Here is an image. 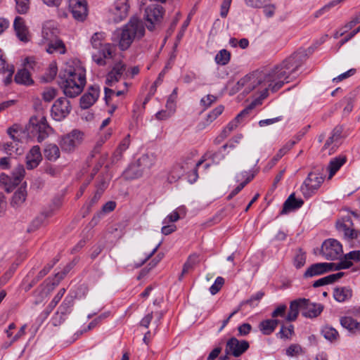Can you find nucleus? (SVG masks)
<instances>
[{"mask_svg":"<svg viewBox=\"0 0 360 360\" xmlns=\"http://www.w3.org/2000/svg\"><path fill=\"white\" fill-rule=\"evenodd\" d=\"M13 27L17 37L22 42L30 40V34L22 18L17 16L13 22Z\"/></svg>","mask_w":360,"mask_h":360,"instance_id":"21","label":"nucleus"},{"mask_svg":"<svg viewBox=\"0 0 360 360\" xmlns=\"http://www.w3.org/2000/svg\"><path fill=\"white\" fill-rule=\"evenodd\" d=\"M84 133L77 129H73L70 133L60 137L58 144L62 151L68 153L74 152L82 143Z\"/></svg>","mask_w":360,"mask_h":360,"instance_id":"6","label":"nucleus"},{"mask_svg":"<svg viewBox=\"0 0 360 360\" xmlns=\"http://www.w3.org/2000/svg\"><path fill=\"white\" fill-rule=\"evenodd\" d=\"M73 306V297L68 296L63 300L62 304L59 307L57 316H60V320L58 323L55 322L54 325L56 326L58 323H60L62 321L64 320V317L65 315L69 314L71 311V308Z\"/></svg>","mask_w":360,"mask_h":360,"instance_id":"26","label":"nucleus"},{"mask_svg":"<svg viewBox=\"0 0 360 360\" xmlns=\"http://www.w3.org/2000/svg\"><path fill=\"white\" fill-rule=\"evenodd\" d=\"M56 96V90L53 88L49 87L46 88L42 96L45 101L49 102L53 100Z\"/></svg>","mask_w":360,"mask_h":360,"instance_id":"58","label":"nucleus"},{"mask_svg":"<svg viewBox=\"0 0 360 360\" xmlns=\"http://www.w3.org/2000/svg\"><path fill=\"white\" fill-rule=\"evenodd\" d=\"M15 81L18 84L30 85L33 81L30 77V72L26 69L20 70L15 76Z\"/></svg>","mask_w":360,"mask_h":360,"instance_id":"37","label":"nucleus"},{"mask_svg":"<svg viewBox=\"0 0 360 360\" xmlns=\"http://www.w3.org/2000/svg\"><path fill=\"white\" fill-rule=\"evenodd\" d=\"M105 37V33L96 32L91 38L92 60L102 66L106 65L107 59L114 57L116 49L115 44L104 42Z\"/></svg>","mask_w":360,"mask_h":360,"instance_id":"4","label":"nucleus"},{"mask_svg":"<svg viewBox=\"0 0 360 360\" xmlns=\"http://www.w3.org/2000/svg\"><path fill=\"white\" fill-rule=\"evenodd\" d=\"M104 91H105V100L106 103L108 102V100L111 98L112 96L115 94L117 96H120L124 94V91H123V90L117 91L115 92L114 90L110 89L108 87H105Z\"/></svg>","mask_w":360,"mask_h":360,"instance_id":"60","label":"nucleus"},{"mask_svg":"<svg viewBox=\"0 0 360 360\" xmlns=\"http://www.w3.org/2000/svg\"><path fill=\"white\" fill-rule=\"evenodd\" d=\"M46 216L41 214L40 216H38L36 217L32 222L31 225L28 228L27 231L29 232L33 231L36 229H37L39 227L41 226V225L43 224L45 218Z\"/></svg>","mask_w":360,"mask_h":360,"instance_id":"53","label":"nucleus"},{"mask_svg":"<svg viewBox=\"0 0 360 360\" xmlns=\"http://www.w3.org/2000/svg\"><path fill=\"white\" fill-rule=\"evenodd\" d=\"M252 178H253V176H249L247 178V179L245 181L240 183L236 188H234L231 191V193L230 194V197L231 198V197L236 195V194H238L245 186V185L252 179Z\"/></svg>","mask_w":360,"mask_h":360,"instance_id":"64","label":"nucleus"},{"mask_svg":"<svg viewBox=\"0 0 360 360\" xmlns=\"http://www.w3.org/2000/svg\"><path fill=\"white\" fill-rule=\"evenodd\" d=\"M303 352L302 347L298 344H292L286 349V354L288 356H296Z\"/></svg>","mask_w":360,"mask_h":360,"instance_id":"50","label":"nucleus"},{"mask_svg":"<svg viewBox=\"0 0 360 360\" xmlns=\"http://www.w3.org/2000/svg\"><path fill=\"white\" fill-rule=\"evenodd\" d=\"M130 136L128 134L120 143L118 148H117L116 151L115 152V158L117 160H119L123 152H124L129 146L130 144Z\"/></svg>","mask_w":360,"mask_h":360,"instance_id":"43","label":"nucleus"},{"mask_svg":"<svg viewBox=\"0 0 360 360\" xmlns=\"http://www.w3.org/2000/svg\"><path fill=\"white\" fill-rule=\"evenodd\" d=\"M14 70V67L12 65L6 63L3 52L0 49V74L6 75V77L4 80L5 84L7 85L11 83Z\"/></svg>","mask_w":360,"mask_h":360,"instance_id":"24","label":"nucleus"},{"mask_svg":"<svg viewBox=\"0 0 360 360\" xmlns=\"http://www.w3.org/2000/svg\"><path fill=\"white\" fill-rule=\"evenodd\" d=\"M217 101V97L212 94H208L204 97H202L200 100V105L203 107V109H207L211 106L212 104L215 103Z\"/></svg>","mask_w":360,"mask_h":360,"instance_id":"51","label":"nucleus"},{"mask_svg":"<svg viewBox=\"0 0 360 360\" xmlns=\"http://www.w3.org/2000/svg\"><path fill=\"white\" fill-rule=\"evenodd\" d=\"M60 78L65 96L75 97L82 91L86 84L85 70L80 65L68 66L60 72Z\"/></svg>","mask_w":360,"mask_h":360,"instance_id":"2","label":"nucleus"},{"mask_svg":"<svg viewBox=\"0 0 360 360\" xmlns=\"http://www.w3.org/2000/svg\"><path fill=\"white\" fill-rule=\"evenodd\" d=\"M130 4L129 0H115L109 8V20L118 23L129 15Z\"/></svg>","mask_w":360,"mask_h":360,"instance_id":"9","label":"nucleus"},{"mask_svg":"<svg viewBox=\"0 0 360 360\" xmlns=\"http://www.w3.org/2000/svg\"><path fill=\"white\" fill-rule=\"evenodd\" d=\"M70 112V101L65 98H60L56 100L51 108V116L56 121L64 119Z\"/></svg>","mask_w":360,"mask_h":360,"instance_id":"12","label":"nucleus"},{"mask_svg":"<svg viewBox=\"0 0 360 360\" xmlns=\"http://www.w3.org/2000/svg\"><path fill=\"white\" fill-rule=\"evenodd\" d=\"M341 326L352 333L360 330V322H357L352 317L345 316L340 319Z\"/></svg>","mask_w":360,"mask_h":360,"instance_id":"34","label":"nucleus"},{"mask_svg":"<svg viewBox=\"0 0 360 360\" xmlns=\"http://www.w3.org/2000/svg\"><path fill=\"white\" fill-rule=\"evenodd\" d=\"M306 262V256L305 253L302 252L301 250H299V252L295 255V259H294V264L295 266L297 268H300L304 266Z\"/></svg>","mask_w":360,"mask_h":360,"instance_id":"55","label":"nucleus"},{"mask_svg":"<svg viewBox=\"0 0 360 360\" xmlns=\"http://www.w3.org/2000/svg\"><path fill=\"white\" fill-rule=\"evenodd\" d=\"M270 0H245V4L251 8H259L264 6Z\"/></svg>","mask_w":360,"mask_h":360,"instance_id":"54","label":"nucleus"},{"mask_svg":"<svg viewBox=\"0 0 360 360\" xmlns=\"http://www.w3.org/2000/svg\"><path fill=\"white\" fill-rule=\"evenodd\" d=\"M28 134L36 138L38 142H42L52 132V128L49 125L46 118L42 114H38L30 117L27 126Z\"/></svg>","mask_w":360,"mask_h":360,"instance_id":"5","label":"nucleus"},{"mask_svg":"<svg viewBox=\"0 0 360 360\" xmlns=\"http://www.w3.org/2000/svg\"><path fill=\"white\" fill-rule=\"evenodd\" d=\"M337 264L333 263H316L311 265L305 271L304 277H313L326 273L335 269Z\"/></svg>","mask_w":360,"mask_h":360,"instance_id":"19","label":"nucleus"},{"mask_svg":"<svg viewBox=\"0 0 360 360\" xmlns=\"http://www.w3.org/2000/svg\"><path fill=\"white\" fill-rule=\"evenodd\" d=\"M338 230L342 233L345 239L352 246L360 245V231L353 228V223L349 217L342 219L337 223Z\"/></svg>","mask_w":360,"mask_h":360,"instance_id":"8","label":"nucleus"},{"mask_svg":"<svg viewBox=\"0 0 360 360\" xmlns=\"http://www.w3.org/2000/svg\"><path fill=\"white\" fill-rule=\"evenodd\" d=\"M224 111L223 105H218L214 110H212L207 116L206 119V125L210 124L217 117L220 115Z\"/></svg>","mask_w":360,"mask_h":360,"instance_id":"48","label":"nucleus"},{"mask_svg":"<svg viewBox=\"0 0 360 360\" xmlns=\"http://www.w3.org/2000/svg\"><path fill=\"white\" fill-rule=\"evenodd\" d=\"M224 283V279L221 276L217 277L216 278L214 283L210 288V293L212 295L217 294L220 290V289L223 286Z\"/></svg>","mask_w":360,"mask_h":360,"instance_id":"52","label":"nucleus"},{"mask_svg":"<svg viewBox=\"0 0 360 360\" xmlns=\"http://www.w3.org/2000/svg\"><path fill=\"white\" fill-rule=\"evenodd\" d=\"M301 304L303 316L309 318L318 316L323 309L321 304L311 302L309 300L305 298H301Z\"/></svg>","mask_w":360,"mask_h":360,"instance_id":"18","label":"nucleus"},{"mask_svg":"<svg viewBox=\"0 0 360 360\" xmlns=\"http://www.w3.org/2000/svg\"><path fill=\"white\" fill-rule=\"evenodd\" d=\"M292 332H293V326L292 325H290L288 327H285L283 326L281 327L278 334L280 335V337L281 338H288L292 335Z\"/></svg>","mask_w":360,"mask_h":360,"instance_id":"62","label":"nucleus"},{"mask_svg":"<svg viewBox=\"0 0 360 360\" xmlns=\"http://www.w3.org/2000/svg\"><path fill=\"white\" fill-rule=\"evenodd\" d=\"M261 103L259 98H255L248 106L243 109L237 116V119L242 120L244 117L248 116L252 109L257 105Z\"/></svg>","mask_w":360,"mask_h":360,"instance_id":"44","label":"nucleus"},{"mask_svg":"<svg viewBox=\"0 0 360 360\" xmlns=\"http://www.w3.org/2000/svg\"><path fill=\"white\" fill-rule=\"evenodd\" d=\"M231 58V53L226 49H221L215 56V62L220 65L228 64Z\"/></svg>","mask_w":360,"mask_h":360,"instance_id":"42","label":"nucleus"},{"mask_svg":"<svg viewBox=\"0 0 360 360\" xmlns=\"http://www.w3.org/2000/svg\"><path fill=\"white\" fill-rule=\"evenodd\" d=\"M115 208V202L112 201H109L106 202L102 208V211L98 213L92 219V221H97L102 217L103 212H110L112 211Z\"/></svg>","mask_w":360,"mask_h":360,"instance_id":"46","label":"nucleus"},{"mask_svg":"<svg viewBox=\"0 0 360 360\" xmlns=\"http://www.w3.org/2000/svg\"><path fill=\"white\" fill-rule=\"evenodd\" d=\"M177 91L178 88L176 87L173 89L172 94L167 98L166 107L168 110L171 111V112H174L175 107H176V99L177 97Z\"/></svg>","mask_w":360,"mask_h":360,"instance_id":"45","label":"nucleus"},{"mask_svg":"<svg viewBox=\"0 0 360 360\" xmlns=\"http://www.w3.org/2000/svg\"><path fill=\"white\" fill-rule=\"evenodd\" d=\"M352 296V290L349 287H337L333 292L335 300L339 302L349 300Z\"/></svg>","mask_w":360,"mask_h":360,"instance_id":"28","label":"nucleus"},{"mask_svg":"<svg viewBox=\"0 0 360 360\" xmlns=\"http://www.w3.org/2000/svg\"><path fill=\"white\" fill-rule=\"evenodd\" d=\"M57 74V67L55 64H51L48 72L46 74L45 81L51 82Z\"/></svg>","mask_w":360,"mask_h":360,"instance_id":"59","label":"nucleus"},{"mask_svg":"<svg viewBox=\"0 0 360 360\" xmlns=\"http://www.w3.org/2000/svg\"><path fill=\"white\" fill-rule=\"evenodd\" d=\"M313 52V49H300L285 59L270 70H256L246 75L233 84L230 88V94L240 91L247 95L257 91L260 94L259 99L267 96L268 91H276L281 88L284 82H289V77L295 72Z\"/></svg>","mask_w":360,"mask_h":360,"instance_id":"1","label":"nucleus"},{"mask_svg":"<svg viewBox=\"0 0 360 360\" xmlns=\"http://www.w3.org/2000/svg\"><path fill=\"white\" fill-rule=\"evenodd\" d=\"M156 161V155L153 153H147L143 155L137 160V163L143 171L148 169L154 165Z\"/></svg>","mask_w":360,"mask_h":360,"instance_id":"29","label":"nucleus"},{"mask_svg":"<svg viewBox=\"0 0 360 360\" xmlns=\"http://www.w3.org/2000/svg\"><path fill=\"white\" fill-rule=\"evenodd\" d=\"M184 173L183 167L179 165H174L169 172L167 180L169 183L176 182Z\"/></svg>","mask_w":360,"mask_h":360,"instance_id":"40","label":"nucleus"},{"mask_svg":"<svg viewBox=\"0 0 360 360\" xmlns=\"http://www.w3.org/2000/svg\"><path fill=\"white\" fill-rule=\"evenodd\" d=\"M344 275L343 272H338L333 274H330L327 276L321 278L324 282V285H328L334 283L339 278H342Z\"/></svg>","mask_w":360,"mask_h":360,"instance_id":"56","label":"nucleus"},{"mask_svg":"<svg viewBox=\"0 0 360 360\" xmlns=\"http://www.w3.org/2000/svg\"><path fill=\"white\" fill-rule=\"evenodd\" d=\"M324 180V174L319 169L311 172L301 186L302 195L308 198L319 188Z\"/></svg>","mask_w":360,"mask_h":360,"instance_id":"7","label":"nucleus"},{"mask_svg":"<svg viewBox=\"0 0 360 360\" xmlns=\"http://www.w3.org/2000/svg\"><path fill=\"white\" fill-rule=\"evenodd\" d=\"M16 10L20 14L26 13L30 8V0H15Z\"/></svg>","mask_w":360,"mask_h":360,"instance_id":"49","label":"nucleus"},{"mask_svg":"<svg viewBox=\"0 0 360 360\" xmlns=\"http://www.w3.org/2000/svg\"><path fill=\"white\" fill-rule=\"evenodd\" d=\"M352 260L360 262V250L351 251L344 256V259L337 264L335 270L346 269L352 265Z\"/></svg>","mask_w":360,"mask_h":360,"instance_id":"23","label":"nucleus"},{"mask_svg":"<svg viewBox=\"0 0 360 360\" xmlns=\"http://www.w3.org/2000/svg\"><path fill=\"white\" fill-rule=\"evenodd\" d=\"M323 337L330 342L336 341L339 338L338 332L330 326H324L321 330Z\"/></svg>","mask_w":360,"mask_h":360,"instance_id":"41","label":"nucleus"},{"mask_svg":"<svg viewBox=\"0 0 360 360\" xmlns=\"http://www.w3.org/2000/svg\"><path fill=\"white\" fill-rule=\"evenodd\" d=\"M164 10L162 6L157 4H151L145 10L146 25L149 30H153L155 23L158 22L162 18Z\"/></svg>","mask_w":360,"mask_h":360,"instance_id":"11","label":"nucleus"},{"mask_svg":"<svg viewBox=\"0 0 360 360\" xmlns=\"http://www.w3.org/2000/svg\"><path fill=\"white\" fill-rule=\"evenodd\" d=\"M126 66L122 62H118L114 65L112 70L107 74L105 84L112 86L122 78Z\"/></svg>","mask_w":360,"mask_h":360,"instance_id":"20","label":"nucleus"},{"mask_svg":"<svg viewBox=\"0 0 360 360\" xmlns=\"http://www.w3.org/2000/svg\"><path fill=\"white\" fill-rule=\"evenodd\" d=\"M65 292V288H61L58 292L55 295L53 299L51 300L49 305V308L50 311H52L53 308L58 304V303L60 301L61 298L64 295Z\"/></svg>","mask_w":360,"mask_h":360,"instance_id":"57","label":"nucleus"},{"mask_svg":"<svg viewBox=\"0 0 360 360\" xmlns=\"http://www.w3.org/2000/svg\"><path fill=\"white\" fill-rule=\"evenodd\" d=\"M25 171L22 165L16 167L12 174V179H13V184H18L25 175Z\"/></svg>","mask_w":360,"mask_h":360,"instance_id":"47","label":"nucleus"},{"mask_svg":"<svg viewBox=\"0 0 360 360\" xmlns=\"http://www.w3.org/2000/svg\"><path fill=\"white\" fill-rule=\"evenodd\" d=\"M42 160L40 148L38 146H33L26 155V166L28 169L36 168Z\"/></svg>","mask_w":360,"mask_h":360,"instance_id":"22","label":"nucleus"},{"mask_svg":"<svg viewBox=\"0 0 360 360\" xmlns=\"http://www.w3.org/2000/svg\"><path fill=\"white\" fill-rule=\"evenodd\" d=\"M304 201L302 199H297L295 194L292 193L285 201L281 213L286 214L291 211L299 209L302 206Z\"/></svg>","mask_w":360,"mask_h":360,"instance_id":"25","label":"nucleus"},{"mask_svg":"<svg viewBox=\"0 0 360 360\" xmlns=\"http://www.w3.org/2000/svg\"><path fill=\"white\" fill-rule=\"evenodd\" d=\"M42 47L49 54H64L66 51L65 44L60 39L55 40L52 43H49Z\"/></svg>","mask_w":360,"mask_h":360,"instance_id":"27","label":"nucleus"},{"mask_svg":"<svg viewBox=\"0 0 360 360\" xmlns=\"http://www.w3.org/2000/svg\"><path fill=\"white\" fill-rule=\"evenodd\" d=\"M249 348V343L246 340H238L236 338L229 339L226 345L225 352L235 357L240 356Z\"/></svg>","mask_w":360,"mask_h":360,"instance_id":"14","label":"nucleus"},{"mask_svg":"<svg viewBox=\"0 0 360 360\" xmlns=\"http://www.w3.org/2000/svg\"><path fill=\"white\" fill-rule=\"evenodd\" d=\"M100 93L98 86H91L86 93L80 98V106L83 109H87L91 107L98 99Z\"/></svg>","mask_w":360,"mask_h":360,"instance_id":"17","label":"nucleus"},{"mask_svg":"<svg viewBox=\"0 0 360 360\" xmlns=\"http://www.w3.org/2000/svg\"><path fill=\"white\" fill-rule=\"evenodd\" d=\"M345 162L346 158L345 156H340L332 159L328 167L329 171L328 179H331Z\"/></svg>","mask_w":360,"mask_h":360,"instance_id":"32","label":"nucleus"},{"mask_svg":"<svg viewBox=\"0 0 360 360\" xmlns=\"http://www.w3.org/2000/svg\"><path fill=\"white\" fill-rule=\"evenodd\" d=\"M69 7L73 17L83 21L87 15V6L85 0H70Z\"/></svg>","mask_w":360,"mask_h":360,"instance_id":"16","label":"nucleus"},{"mask_svg":"<svg viewBox=\"0 0 360 360\" xmlns=\"http://www.w3.org/2000/svg\"><path fill=\"white\" fill-rule=\"evenodd\" d=\"M143 171L136 162L131 164L123 172V176L126 179H134L141 176Z\"/></svg>","mask_w":360,"mask_h":360,"instance_id":"31","label":"nucleus"},{"mask_svg":"<svg viewBox=\"0 0 360 360\" xmlns=\"http://www.w3.org/2000/svg\"><path fill=\"white\" fill-rule=\"evenodd\" d=\"M321 254L326 259H336L342 255V245L335 239H328L322 244Z\"/></svg>","mask_w":360,"mask_h":360,"instance_id":"10","label":"nucleus"},{"mask_svg":"<svg viewBox=\"0 0 360 360\" xmlns=\"http://www.w3.org/2000/svg\"><path fill=\"white\" fill-rule=\"evenodd\" d=\"M301 298L293 300L290 302L289 311L286 316L288 321H295L299 314V311L302 310Z\"/></svg>","mask_w":360,"mask_h":360,"instance_id":"33","label":"nucleus"},{"mask_svg":"<svg viewBox=\"0 0 360 360\" xmlns=\"http://www.w3.org/2000/svg\"><path fill=\"white\" fill-rule=\"evenodd\" d=\"M198 255H192L189 256V257L188 258L187 261L186 262L183 266L181 274L179 276V280H181L185 274H188L191 269H193L195 265L198 264Z\"/></svg>","mask_w":360,"mask_h":360,"instance_id":"38","label":"nucleus"},{"mask_svg":"<svg viewBox=\"0 0 360 360\" xmlns=\"http://www.w3.org/2000/svg\"><path fill=\"white\" fill-rule=\"evenodd\" d=\"M295 144V141H290L285 146H283L276 153V155L273 158L271 161V167H273L276 162H278L288 151H289L293 146Z\"/></svg>","mask_w":360,"mask_h":360,"instance_id":"39","label":"nucleus"},{"mask_svg":"<svg viewBox=\"0 0 360 360\" xmlns=\"http://www.w3.org/2000/svg\"><path fill=\"white\" fill-rule=\"evenodd\" d=\"M27 197V191L25 187L20 186L13 194L11 200V205L13 207L20 206Z\"/></svg>","mask_w":360,"mask_h":360,"instance_id":"35","label":"nucleus"},{"mask_svg":"<svg viewBox=\"0 0 360 360\" xmlns=\"http://www.w3.org/2000/svg\"><path fill=\"white\" fill-rule=\"evenodd\" d=\"M179 219V214L177 211H173L171 214L167 215L163 220L162 224H167L169 222H175Z\"/></svg>","mask_w":360,"mask_h":360,"instance_id":"63","label":"nucleus"},{"mask_svg":"<svg viewBox=\"0 0 360 360\" xmlns=\"http://www.w3.org/2000/svg\"><path fill=\"white\" fill-rule=\"evenodd\" d=\"M280 321L277 319H267L259 324V328L264 335L271 334L276 328Z\"/></svg>","mask_w":360,"mask_h":360,"instance_id":"36","label":"nucleus"},{"mask_svg":"<svg viewBox=\"0 0 360 360\" xmlns=\"http://www.w3.org/2000/svg\"><path fill=\"white\" fill-rule=\"evenodd\" d=\"M56 262H54L51 264H48L38 274L36 279L33 281V284L34 285L37 281H39L41 278H42L44 276H45L49 271L51 269V268L53 266V265L56 264Z\"/></svg>","mask_w":360,"mask_h":360,"instance_id":"61","label":"nucleus"},{"mask_svg":"<svg viewBox=\"0 0 360 360\" xmlns=\"http://www.w3.org/2000/svg\"><path fill=\"white\" fill-rule=\"evenodd\" d=\"M60 39L58 37V30L54 26L53 23L46 22L42 27L41 39L39 41V44L43 46L49 43Z\"/></svg>","mask_w":360,"mask_h":360,"instance_id":"15","label":"nucleus"},{"mask_svg":"<svg viewBox=\"0 0 360 360\" xmlns=\"http://www.w3.org/2000/svg\"><path fill=\"white\" fill-rule=\"evenodd\" d=\"M144 33L143 22L136 17H132L128 23L114 32L112 39L117 43L120 50L125 51L134 40L142 37Z\"/></svg>","mask_w":360,"mask_h":360,"instance_id":"3","label":"nucleus"},{"mask_svg":"<svg viewBox=\"0 0 360 360\" xmlns=\"http://www.w3.org/2000/svg\"><path fill=\"white\" fill-rule=\"evenodd\" d=\"M342 127L341 126L335 127L330 136L326 140L323 147V150H328L329 155L333 153L341 145L342 140Z\"/></svg>","mask_w":360,"mask_h":360,"instance_id":"13","label":"nucleus"},{"mask_svg":"<svg viewBox=\"0 0 360 360\" xmlns=\"http://www.w3.org/2000/svg\"><path fill=\"white\" fill-rule=\"evenodd\" d=\"M44 155L46 159L54 162L60 158V149L54 143L47 144L44 149Z\"/></svg>","mask_w":360,"mask_h":360,"instance_id":"30","label":"nucleus"}]
</instances>
